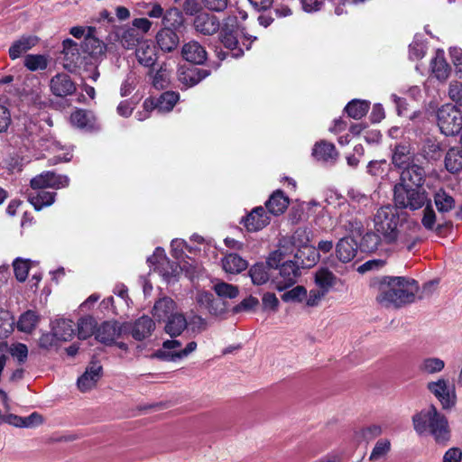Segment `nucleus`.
Returning a JSON list of instances; mask_svg holds the SVG:
<instances>
[{
  "label": "nucleus",
  "mask_w": 462,
  "mask_h": 462,
  "mask_svg": "<svg viewBox=\"0 0 462 462\" xmlns=\"http://www.w3.org/2000/svg\"><path fill=\"white\" fill-rule=\"evenodd\" d=\"M314 153L318 158L327 160L333 157L334 146L327 143H320L316 146Z\"/></svg>",
  "instance_id": "nucleus-57"
},
{
  "label": "nucleus",
  "mask_w": 462,
  "mask_h": 462,
  "mask_svg": "<svg viewBox=\"0 0 462 462\" xmlns=\"http://www.w3.org/2000/svg\"><path fill=\"white\" fill-rule=\"evenodd\" d=\"M307 297V290L305 287L298 285L291 290L285 291L282 295L284 301L301 302Z\"/></svg>",
  "instance_id": "nucleus-44"
},
{
  "label": "nucleus",
  "mask_w": 462,
  "mask_h": 462,
  "mask_svg": "<svg viewBox=\"0 0 462 462\" xmlns=\"http://www.w3.org/2000/svg\"><path fill=\"white\" fill-rule=\"evenodd\" d=\"M12 117L8 107L0 102V134L7 131Z\"/></svg>",
  "instance_id": "nucleus-56"
},
{
  "label": "nucleus",
  "mask_w": 462,
  "mask_h": 462,
  "mask_svg": "<svg viewBox=\"0 0 462 462\" xmlns=\"http://www.w3.org/2000/svg\"><path fill=\"white\" fill-rule=\"evenodd\" d=\"M45 421L43 415L38 412H32L31 415L24 417V428H37Z\"/></svg>",
  "instance_id": "nucleus-61"
},
{
  "label": "nucleus",
  "mask_w": 462,
  "mask_h": 462,
  "mask_svg": "<svg viewBox=\"0 0 462 462\" xmlns=\"http://www.w3.org/2000/svg\"><path fill=\"white\" fill-rule=\"evenodd\" d=\"M432 154L416 157L410 162L406 157V208L418 209L430 202L426 188L423 186L425 171L422 164L429 159H437L439 154L437 152L438 145L432 144Z\"/></svg>",
  "instance_id": "nucleus-1"
},
{
  "label": "nucleus",
  "mask_w": 462,
  "mask_h": 462,
  "mask_svg": "<svg viewBox=\"0 0 462 462\" xmlns=\"http://www.w3.org/2000/svg\"><path fill=\"white\" fill-rule=\"evenodd\" d=\"M376 301L388 310H397L404 302V279L402 277H383L378 286Z\"/></svg>",
  "instance_id": "nucleus-3"
},
{
  "label": "nucleus",
  "mask_w": 462,
  "mask_h": 462,
  "mask_svg": "<svg viewBox=\"0 0 462 462\" xmlns=\"http://www.w3.org/2000/svg\"><path fill=\"white\" fill-rule=\"evenodd\" d=\"M51 91L59 97L70 95L75 90V86L66 74H58L51 81Z\"/></svg>",
  "instance_id": "nucleus-25"
},
{
  "label": "nucleus",
  "mask_w": 462,
  "mask_h": 462,
  "mask_svg": "<svg viewBox=\"0 0 462 462\" xmlns=\"http://www.w3.org/2000/svg\"><path fill=\"white\" fill-rule=\"evenodd\" d=\"M435 218L436 215L434 210L429 206V203L426 204V208L423 211V217H422V224L423 226L428 228L431 229L433 228L435 225Z\"/></svg>",
  "instance_id": "nucleus-63"
},
{
  "label": "nucleus",
  "mask_w": 462,
  "mask_h": 462,
  "mask_svg": "<svg viewBox=\"0 0 462 462\" xmlns=\"http://www.w3.org/2000/svg\"><path fill=\"white\" fill-rule=\"evenodd\" d=\"M118 38L122 46L125 48H133L142 39V35L132 26L125 28Z\"/></svg>",
  "instance_id": "nucleus-36"
},
{
  "label": "nucleus",
  "mask_w": 462,
  "mask_h": 462,
  "mask_svg": "<svg viewBox=\"0 0 462 462\" xmlns=\"http://www.w3.org/2000/svg\"><path fill=\"white\" fill-rule=\"evenodd\" d=\"M181 23L182 16L178 10H170L167 12L164 17L165 27L162 28L156 36L157 42L162 50L171 51L177 47L179 37L171 28L175 29L180 26Z\"/></svg>",
  "instance_id": "nucleus-4"
},
{
  "label": "nucleus",
  "mask_w": 462,
  "mask_h": 462,
  "mask_svg": "<svg viewBox=\"0 0 462 462\" xmlns=\"http://www.w3.org/2000/svg\"><path fill=\"white\" fill-rule=\"evenodd\" d=\"M213 290L217 296L221 298L235 299L239 294V289L237 286L224 282H217L214 285Z\"/></svg>",
  "instance_id": "nucleus-39"
},
{
  "label": "nucleus",
  "mask_w": 462,
  "mask_h": 462,
  "mask_svg": "<svg viewBox=\"0 0 462 462\" xmlns=\"http://www.w3.org/2000/svg\"><path fill=\"white\" fill-rule=\"evenodd\" d=\"M273 268V266L268 264V261L266 263H261L253 265L248 272L252 282L259 286L266 283L270 280L272 281Z\"/></svg>",
  "instance_id": "nucleus-23"
},
{
  "label": "nucleus",
  "mask_w": 462,
  "mask_h": 462,
  "mask_svg": "<svg viewBox=\"0 0 462 462\" xmlns=\"http://www.w3.org/2000/svg\"><path fill=\"white\" fill-rule=\"evenodd\" d=\"M39 322L40 316L33 310H27L20 316L17 328L23 333L31 334L34 331Z\"/></svg>",
  "instance_id": "nucleus-30"
},
{
  "label": "nucleus",
  "mask_w": 462,
  "mask_h": 462,
  "mask_svg": "<svg viewBox=\"0 0 462 462\" xmlns=\"http://www.w3.org/2000/svg\"><path fill=\"white\" fill-rule=\"evenodd\" d=\"M438 125L446 135H453L462 128V114L454 106L447 104L438 111Z\"/></svg>",
  "instance_id": "nucleus-5"
},
{
  "label": "nucleus",
  "mask_w": 462,
  "mask_h": 462,
  "mask_svg": "<svg viewBox=\"0 0 462 462\" xmlns=\"http://www.w3.org/2000/svg\"><path fill=\"white\" fill-rule=\"evenodd\" d=\"M206 329V322L205 320L199 317L194 316L189 320H188V329L192 333L198 334Z\"/></svg>",
  "instance_id": "nucleus-60"
},
{
  "label": "nucleus",
  "mask_w": 462,
  "mask_h": 462,
  "mask_svg": "<svg viewBox=\"0 0 462 462\" xmlns=\"http://www.w3.org/2000/svg\"><path fill=\"white\" fill-rule=\"evenodd\" d=\"M425 54V44L422 40H415L410 45L411 59H420Z\"/></svg>",
  "instance_id": "nucleus-59"
},
{
  "label": "nucleus",
  "mask_w": 462,
  "mask_h": 462,
  "mask_svg": "<svg viewBox=\"0 0 462 462\" xmlns=\"http://www.w3.org/2000/svg\"><path fill=\"white\" fill-rule=\"evenodd\" d=\"M391 449V442L388 439H380L378 440L369 457L370 461L377 462L381 459H383Z\"/></svg>",
  "instance_id": "nucleus-38"
},
{
  "label": "nucleus",
  "mask_w": 462,
  "mask_h": 462,
  "mask_svg": "<svg viewBox=\"0 0 462 462\" xmlns=\"http://www.w3.org/2000/svg\"><path fill=\"white\" fill-rule=\"evenodd\" d=\"M454 199L451 196L443 190H439L435 195V204L440 212H447L453 208Z\"/></svg>",
  "instance_id": "nucleus-40"
},
{
  "label": "nucleus",
  "mask_w": 462,
  "mask_h": 462,
  "mask_svg": "<svg viewBox=\"0 0 462 462\" xmlns=\"http://www.w3.org/2000/svg\"><path fill=\"white\" fill-rule=\"evenodd\" d=\"M445 362L438 357H429L422 361L420 369L428 374H435L443 370Z\"/></svg>",
  "instance_id": "nucleus-41"
},
{
  "label": "nucleus",
  "mask_w": 462,
  "mask_h": 462,
  "mask_svg": "<svg viewBox=\"0 0 462 462\" xmlns=\"http://www.w3.org/2000/svg\"><path fill=\"white\" fill-rule=\"evenodd\" d=\"M154 322L147 316H143L132 323H125L126 333L130 332L135 340H143L151 336L154 329Z\"/></svg>",
  "instance_id": "nucleus-14"
},
{
  "label": "nucleus",
  "mask_w": 462,
  "mask_h": 462,
  "mask_svg": "<svg viewBox=\"0 0 462 462\" xmlns=\"http://www.w3.org/2000/svg\"><path fill=\"white\" fill-rule=\"evenodd\" d=\"M71 121L75 125L84 127L90 123L91 116L87 111L79 110L72 114Z\"/></svg>",
  "instance_id": "nucleus-55"
},
{
  "label": "nucleus",
  "mask_w": 462,
  "mask_h": 462,
  "mask_svg": "<svg viewBox=\"0 0 462 462\" xmlns=\"http://www.w3.org/2000/svg\"><path fill=\"white\" fill-rule=\"evenodd\" d=\"M35 208L41 209L43 206L51 205L53 202V194L48 191H41L36 197L31 199Z\"/></svg>",
  "instance_id": "nucleus-48"
},
{
  "label": "nucleus",
  "mask_w": 462,
  "mask_h": 462,
  "mask_svg": "<svg viewBox=\"0 0 462 462\" xmlns=\"http://www.w3.org/2000/svg\"><path fill=\"white\" fill-rule=\"evenodd\" d=\"M60 53L63 66L69 70L80 68L84 63L85 57L81 54L79 44L71 39H66L62 42Z\"/></svg>",
  "instance_id": "nucleus-11"
},
{
  "label": "nucleus",
  "mask_w": 462,
  "mask_h": 462,
  "mask_svg": "<svg viewBox=\"0 0 462 462\" xmlns=\"http://www.w3.org/2000/svg\"><path fill=\"white\" fill-rule=\"evenodd\" d=\"M102 374V365L97 362L90 363L85 373L78 380V388L80 392H88L93 389Z\"/></svg>",
  "instance_id": "nucleus-13"
},
{
  "label": "nucleus",
  "mask_w": 462,
  "mask_h": 462,
  "mask_svg": "<svg viewBox=\"0 0 462 462\" xmlns=\"http://www.w3.org/2000/svg\"><path fill=\"white\" fill-rule=\"evenodd\" d=\"M379 242V235L369 232L363 237L361 246L366 251H374L377 248Z\"/></svg>",
  "instance_id": "nucleus-52"
},
{
  "label": "nucleus",
  "mask_w": 462,
  "mask_h": 462,
  "mask_svg": "<svg viewBox=\"0 0 462 462\" xmlns=\"http://www.w3.org/2000/svg\"><path fill=\"white\" fill-rule=\"evenodd\" d=\"M14 321L7 311L0 310V337H6L13 330Z\"/></svg>",
  "instance_id": "nucleus-47"
},
{
  "label": "nucleus",
  "mask_w": 462,
  "mask_h": 462,
  "mask_svg": "<svg viewBox=\"0 0 462 462\" xmlns=\"http://www.w3.org/2000/svg\"><path fill=\"white\" fill-rule=\"evenodd\" d=\"M299 271L295 263L286 261L282 264L274 265L272 272V283L278 291H284L296 282Z\"/></svg>",
  "instance_id": "nucleus-7"
},
{
  "label": "nucleus",
  "mask_w": 462,
  "mask_h": 462,
  "mask_svg": "<svg viewBox=\"0 0 462 462\" xmlns=\"http://www.w3.org/2000/svg\"><path fill=\"white\" fill-rule=\"evenodd\" d=\"M445 165L452 173L459 171L462 169V149L451 148L446 155Z\"/></svg>",
  "instance_id": "nucleus-34"
},
{
  "label": "nucleus",
  "mask_w": 462,
  "mask_h": 462,
  "mask_svg": "<svg viewBox=\"0 0 462 462\" xmlns=\"http://www.w3.org/2000/svg\"><path fill=\"white\" fill-rule=\"evenodd\" d=\"M462 451L457 448H449L443 456V462H461Z\"/></svg>",
  "instance_id": "nucleus-64"
},
{
  "label": "nucleus",
  "mask_w": 462,
  "mask_h": 462,
  "mask_svg": "<svg viewBox=\"0 0 462 462\" xmlns=\"http://www.w3.org/2000/svg\"><path fill=\"white\" fill-rule=\"evenodd\" d=\"M74 337V327L70 320H58L52 328V333L43 334L40 338L42 347H51L59 346L62 342H67Z\"/></svg>",
  "instance_id": "nucleus-6"
},
{
  "label": "nucleus",
  "mask_w": 462,
  "mask_h": 462,
  "mask_svg": "<svg viewBox=\"0 0 462 462\" xmlns=\"http://www.w3.org/2000/svg\"><path fill=\"white\" fill-rule=\"evenodd\" d=\"M270 223V217L261 207L253 209L245 218L244 225L248 231H258Z\"/></svg>",
  "instance_id": "nucleus-17"
},
{
  "label": "nucleus",
  "mask_w": 462,
  "mask_h": 462,
  "mask_svg": "<svg viewBox=\"0 0 462 462\" xmlns=\"http://www.w3.org/2000/svg\"><path fill=\"white\" fill-rule=\"evenodd\" d=\"M430 69L432 75L439 80L444 81L448 78L451 68L445 59L443 51L438 50L435 52V55L430 61Z\"/></svg>",
  "instance_id": "nucleus-19"
},
{
  "label": "nucleus",
  "mask_w": 462,
  "mask_h": 462,
  "mask_svg": "<svg viewBox=\"0 0 462 462\" xmlns=\"http://www.w3.org/2000/svg\"><path fill=\"white\" fill-rule=\"evenodd\" d=\"M188 329V319L179 310L165 319L164 331L171 337H178Z\"/></svg>",
  "instance_id": "nucleus-16"
},
{
  "label": "nucleus",
  "mask_w": 462,
  "mask_h": 462,
  "mask_svg": "<svg viewBox=\"0 0 462 462\" xmlns=\"http://www.w3.org/2000/svg\"><path fill=\"white\" fill-rule=\"evenodd\" d=\"M431 393L440 402L443 409H450L456 403V391L454 384L448 380L440 378L428 384Z\"/></svg>",
  "instance_id": "nucleus-10"
},
{
  "label": "nucleus",
  "mask_w": 462,
  "mask_h": 462,
  "mask_svg": "<svg viewBox=\"0 0 462 462\" xmlns=\"http://www.w3.org/2000/svg\"><path fill=\"white\" fill-rule=\"evenodd\" d=\"M40 38L32 34H24L14 40L8 48V57L12 60L23 57L29 51L36 47Z\"/></svg>",
  "instance_id": "nucleus-12"
},
{
  "label": "nucleus",
  "mask_w": 462,
  "mask_h": 462,
  "mask_svg": "<svg viewBox=\"0 0 462 462\" xmlns=\"http://www.w3.org/2000/svg\"><path fill=\"white\" fill-rule=\"evenodd\" d=\"M289 206V199L281 191H275L266 202V207L273 215L282 214Z\"/></svg>",
  "instance_id": "nucleus-31"
},
{
  "label": "nucleus",
  "mask_w": 462,
  "mask_h": 462,
  "mask_svg": "<svg viewBox=\"0 0 462 462\" xmlns=\"http://www.w3.org/2000/svg\"><path fill=\"white\" fill-rule=\"evenodd\" d=\"M136 58L141 64L146 67L152 66L156 60V50L152 42H142L136 51Z\"/></svg>",
  "instance_id": "nucleus-29"
},
{
  "label": "nucleus",
  "mask_w": 462,
  "mask_h": 462,
  "mask_svg": "<svg viewBox=\"0 0 462 462\" xmlns=\"http://www.w3.org/2000/svg\"><path fill=\"white\" fill-rule=\"evenodd\" d=\"M195 26L198 31L204 34H211L217 29V24L215 23L214 18L208 14H200L195 21Z\"/></svg>",
  "instance_id": "nucleus-37"
},
{
  "label": "nucleus",
  "mask_w": 462,
  "mask_h": 462,
  "mask_svg": "<svg viewBox=\"0 0 462 462\" xmlns=\"http://www.w3.org/2000/svg\"><path fill=\"white\" fill-rule=\"evenodd\" d=\"M449 55L455 67L456 73L462 77V49L452 47L449 49Z\"/></svg>",
  "instance_id": "nucleus-54"
},
{
  "label": "nucleus",
  "mask_w": 462,
  "mask_h": 462,
  "mask_svg": "<svg viewBox=\"0 0 462 462\" xmlns=\"http://www.w3.org/2000/svg\"><path fill=\"white\" fill-rule=\"evenodd\" d=\"M413 426L417 432H430L438 443H445L449 439L448 420L436 408L430 407L417 413L412 418Z\"/></svg>",
  "instance_id": "nucleus-2"
},
{
  "label": "nucleus",
  "mask_w": 462,
  "mask_h": 462,
  "mask_svg": "<svg viewBox=\"0 0 462 462\" xmlns=\"http://www.w3.org/2000/svg\"><path fill=\"white\" fill-rule=\"evenodd\" d=\"M419 286L415 280L406 279V303L414 302L417 299L420 298L418 295Z\"/></svg>",
  "instance_id": "nucleus-50"
},
{
  "label": "nucleus",
  "mask_w": 462,
  "mask_h": 462,
  "mask_svg": "<svg viewBox=\"0 0 462 462\" xmlns=\"http://www.w3.org/2000/svg\"><path fill=\"white\" fill-rule=\"evenodd\" d=\"M296 263L302 268H310L319 261V254L316 248L311 245L297 249L295 253Z\"/></svg>",
  "instance_id": "nucleus-20"
},
{
  "label": "nucleus",
  "mask_w": 462,
  "mask_h": 462,
  "mask_svg": "<svg viewBox=\"0 0 462 462\" xmlns=\"http://www.w3.org/2000/svg\"><path fill=\"white\" fill-rule=\"evenodd\" d=\"M197 348V343L189 342L184 348L180 349V342L178 340H167L163 343L162 351L165 356L172 358H184L194 352Z\"/></svg>",
  "instance_id": "nucleus-18"
},
{
  "label": "nucleus",
  "mask_w": 462,
  "mask_h": 462,
  "mask_svg": "<svg viewBox=\"0 0 462 462\" xmlns=\"http://www.w3.org/2000/svg\"><path fill=\"white\" fill-rule=\"evenodd\" d=\"M291 239V247L295 246L297 249L308 246L310 242V233L305 229H298Z\"/></svg>",
  "instance_id": "nucleus-46"
},
{
  "label": "nucleus",
  "mask_w": 462,
  "mask_h": 462,
  "mask_svg": "<svg viewBox=\"0 0 462 462\" xmlns=\"http://www.w3.org/2000/svg\"><path fill=\"white\" fill-rule=\"evenodd\" d=\"M313 280L315 285L327 293L337 282V276L327 267L319 268L313 275Z\"/></svg>",
  "instance_id": "nucleus-24"
},
{
  "label": "nucleus",
  "mask_w": 462,
  "mask_h": 462,
  "mask_svg": "<svg viewBox=\"0 0 462 462\" xmlns=\"http://www.w3.org/2000/svg\"><path fill=\"white\" fill-rule=\"evenodd\" d=\"M291 253L292 248L291 239L288 237H283L279 243L278 249L273 252L268 257V264L271 266L282 264V262H286V257Z\"/></svg>",
  "instance_id": "nucleus-26"
},
{
  "label": "nucleus",
  "mask_w": 462,
  "mask_h": 462,
  "mask_svg": "<svg viewBox=\"0 0 462 462\" xmlns=\"http://www.w3.org/2000/svg\"><path fill=\"white\" fill-rule=\"evenodd\" d=\"M95 29L88 27V33L84 40V51L93 58H97L105 54L106 45L96 38L93 34Z\"/></svg>",
  "instance_id": "nucleus-21"
},
{
  "label": "nucleus",
  "mask_w": 462,
  "mask_h": 462,
  "mask_svg": "<svg viewBox=\"0 0 462 462\" xmlns=\"http://www.w3.org/2000/svg\"><path fill=\"white\" fill-rule=\"evenodd\" d=\"M60 178L55 176L53 173H45L35 177L31 181V186L33 189H43L47 187L54 188L59 187Z\"/></svg>",
  "instance_id": "nucleus-35"
},
{
  "label": "nucleus",
  "mask_w": 462,
  "mask_h": 462,
  "mask_svg": "<svg viewBox=\"0 0 462 462\" xmlns=\"http://www.w3.org/2000/svg\"><path fill=\"white\" fill-rule=\"evenodd\" d=\"M247 267V263L236 254H228L223 260V269L229 273H239Z\"/></svg>",
  "instance_id": "nucleus-33"
},
{
  "label": "nucleus",
  "mask_w": 462,
  "mask_h": 462,
  "mask_svg": "<svg viewBox=\"0 0 462 462\" xmlns=\"http://www.w3.org/2000/svg\"><path fill=\"white\" fill-rule=\"evenodd\" d=\"M14 269L16 278L20 282H23V281H25V279L28 275V273L30 270V263L28 261L16 260L14 263Z\"/></svg>",
  "instance_id": "nucleus-51"
},
{
  "label": "nucleus",
  "mask_w": 462,
  "mask_h": 462,
  "mask_svg": "<svg viewBox=\"0 0 462 462\" xmlns=\"http://www.w3.org/2000/svg\"><path fill=\"white\" fill-rule=\"evenodd\" d=\"M51 60V57L47 53L27 54L23 58V66L30 71L45 70Z\"/></svg>",
  "instance_id": "nucleus-22"
},
{
  "label": "nucleus",
  "mask_w": 462,
  "mask_h": 462,
  "mask_svg": "<svg viewBox=\"0 0 462 462\" xmlns=\"http://www.w3.org/2000/svg\"><path fill=\"white\" fill-rule=\"evenodd\" d=\"M10 352L13 356L16 357L19 362H23L28 355L27 346L21 343H16L12 345L10 347Z\"/></svg>",
  "instance_id": "nucleus-62"
},
{
  "label": "nucleus",
  "mask_w": 462,
  "mask_h": 462,
  "mask_svg": "<svg viewBox=\"0 0 462 462\" xmlns=\"http://www.w3.org/2000/svg\"><path fill=\"white\" fill-rule=\"evenodd\" d=\"M346 109L353 118H360L367 112L368 104L365 101H354L349 103Z\"/></svg>",
  "instance_id": "nucleus-45"
},
{
  "label": "nucleus",
  "mask_w": 462,
  "mask_h": 462,
  "mask_svg": "<svg viewBox=\"0 0 462 462\" xmlns=\"http://www.w3.org/2000/svg\"><path fill=\"white\" fill-rule=\"evenodd\" d=\"M97 322L91 316L81 318L78 322V335L81 339H86L92 335L96 336L97 330Z\"/></svg>",
  "instance_id": "nucleus-32"
},
{
  "label": "nucleus",
  "mask_w": 462,
  "mask_h": 462,
  "mask_svg": "<svg viewBox=\"0 0 462 462\" xmlns=\"http://www.w3.org/2000/svg\"><path fill=\"white\" fill-rule=\"evenodd\" d=\"M357 248V243L352 236L343 237L336 245V257L341 263H349L356 256Z\"/></svg>",
  "instance_id": "nucleus-15"
},
{
  "label": "nucleus",
  "mask_w": 462,
  "mask_h": 462,
  "mask_svg": "<svg viewBox=\"0 0 462 462\" xmlns=\"http://www.w3.org/2000/svg\"><path fill=\"white\" fill-rule=\"evenodd\" d=\"M126 334L125 324H120L116 321H106L98 326L96 332V339L103 344H117L122 349H126L125 343H117V340Z\"/></svg>",
  "instance_id": "nucleus-8"
},
{
  "label": "nucleus",
  "mask_w": 462,
  "mask_h": 462,
  "mask_svg": "<svg viewBox=\"0 0 462 462\" xmlns=\"http://www.w3.org/2000/svg\"><path fill=\"white\" fill-rule=\"evenodd\" d=\"M259 300L257 298L249 296L243 300L239 304L235 306L233 308L234 313H239L243 311H251L255 310V308L258 306Z\"/></svg>",
  "instance_id": "nucleus-49"
},
{
  "label": "nucleus",
  "mask_w": 462,
  "mask_h": 462,
  "mask_svg": "<svg viewBox=\"0 0 462 462\" xmlns=\"http://www.w3.org/2000/svg\"><path fill=\"white\" fill-rule=\"evenodd\" d=\"M183 58L193 63L200 64L207 57L206 51L198 42H189L182 48Z\"/></svg>",
  "instance_id": "nucleus-28"
},
{
  "label": "nucleus",
  "mask_w": 462,
  "mask_h": 462,
  "mask_svg": "<svg viewBox=\"0 0 462 462\" xmlns=\"http://www.w3.org/2000/svg\"><path fill=\"white\" fill-rule=\"evenodd\" d=\"M448 96L453 101L462 106V83L452 81L449 85Z\"/></svg>",
  "instance_id": "nucleus-58"
},
{
  "label": "nucleus",
  "mask_w": 462,
  "mask_h": 462,
  "mask_svg": "<svg viewBox=\"0 0 462 462\" xmlns=\"http://www.w3.org/2000/svg\"><path fill=\"white\" fill-rule=\"evenodd\" d=\"M383 432L382 427L378 424H370L362 427L356 431V436L364 440H370L380 436Z\"/></svg>",
  "instance_id": "nucleus-43"
},
{
  "label": "nucleus",
  "mask_w": 462,
  "mask_h": 462,
  "mask_svg": "<svg viewBox=\"0 0 462 462\" xmlns=\"http://www.w3.org/2000/svg\"><path fill=\"white\" fill-rule=\"evenodd\" d=\"M398 217L393 208L389 207L380 208L374 217V227L377 233L382 234L389 240L396 236Z\"/></svg>",
  "instance_id": "nucleus-9"
},
{
  "label": "nucleus",
  "mask_w": 462,
  "mask_h": 462,
  "mask_svg": "<svg viewBox=\"0 0 462 462\" xmlns=\"http://www.w3.org/2000/svg\"><path fill=\"white\" fill-rule=\"evenodd\" d=\"M178 101V96L173 92H165L157 100L156 106L160 111L168 112Z\"/></svg>",
  "instance_id": "nucleus-42"
},
{
  "label": "nucleus",
  "mask_w": 462,
  "mask_h": 462,
  "mask_svg": "<svg viewBox=\"0 0 462 462\" xmlns=\"http://www.w3.org/2000/svg\"><path fill=\"white\" fill-rule=\"evenodd\" d=\"M177 310L179 308L171 299L162 298L155 302L152 314L158 319H166Z\"/></svg>",
  "instance_id": "nucleus-27"
},
{
  "label": "nucleus",
  "mask_w": 462,
  "mask_h": 462,
  "mask_svg": "<svg viewBox=\"0 0 462 462\" xmlns=\"http://www.w3.org/2000/svg\"><path fill=\"white\" fill-rule=\"evenodd\" d=\"M326 294V291L319 289L318 287L317 289L310 291L309 293L307 292V297L304 299L306 300V305L309 307H315L319 305Z\"/></svg>",
  "instance_id": "nucleus-53"
}]
</instances>
